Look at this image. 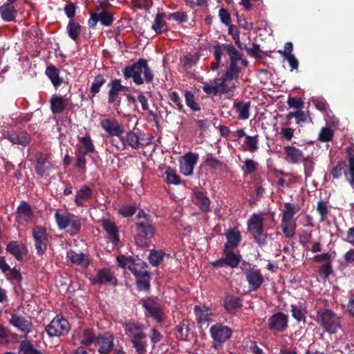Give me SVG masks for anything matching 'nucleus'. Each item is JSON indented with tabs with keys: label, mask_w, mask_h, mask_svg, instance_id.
Returning <instances> with one entry per match:
<instances>
[{
	"label": "nucleus",
	"mask_w": 354,
	"mask_h": 354,
	"mask_svg": "<svg viewBox=\"0 0 354 354\" xmlns=\"http://www.w3.org/2000/svg\"><path fill=\"white\" fill-rule=\"evenodd\" d=\"M136 218L138 221L135 223L136 236V241L138 245L149 246V241L154 236L156 228L151 216L140 209Z\"/></svg>",
	"instance_id": "nucleus-1"
},
{
	"label": "nucleus",
	"mask_w": 354,
	"mask_h": 354,
	"mask_svg": "<svg viewBox=\"0 0 354 354\" xmlns=\"http://www.w3.org/2000/svg\"><path fill=\"white\" fill-rule=\"evenodd\" d=\"M122 71L125 80L133 78V82L136 85H141L144 83L141 77L142 71L146 82L150 83L153 80V74L148 65L147 60L144 58H140L136 62L125 66Z\"/></svg>",
	"instance_id": "nucleus-2"
},
{
	"label": "nucleus",
	"mask_w": 354,
	"mask_h": 354,
	"mask_svg": "<svg viewBox=\"0 0 354 354\" xmlns=\"http://www.w3.org/2000/svg\"><path fill=\"white\" fill-rule=\"evenodd\" d=\"M264 218L259 214H252L247 221L248 232L252 236L259 247L267 245V233L264 232Z\"/></svg>",
	"instance_id": "nucleus-3"
},
{
	"label": "nucleus",
	"mask_w": 354,
	"mask_h": 354,
	"mask_svg": "<svg viewBox=\"0 0 354 354\" xmlns=\"http://www.w3.org/2000/svg\"><path fill=\"white\" fill-rule=\"evenodd\" d=\"M316 322L330 334L336 333L341 328L340 317L331 309L322 308L317 310Z\"/></svg>",
	"instance_id": "nucleus-4"
},
{
	"label": "nucleus",
	"mask_w": 354,
	"mask_h": 354,
	"mask_svg": "<svg viewBox=\"0 0 354 354\" xmlns=\"http://www.w3.org/2000/svg\"><path fill=\"white\" fill-rule=\"evenodd\" d=\"M106 86L109 88L108 92V103L109 104H113L115 109L119 112V108L120 106L122 98L120 96L121 92H125L128 91V87L123 86L120 79H112L111 80Z\"/></svg>",
	"instance_id": "nucleus-5"
},
{
	"label": "nucleus",
	"mask_w": 354,
	"mask_h": 354,
	"mask_svg": "<svg viewBox=\"0 0 354 354\" xmlns=\"http://www.w3.org/2000/svg\"><path fill=\"white\" fill-rule=\"evenodd\" d=\"M108 0H103L100 6L97 8V12H90V19H88V24L90 28H94L98 21L102 26H110L114 20L113 15L104 9V5L106 3Z\"/></svg>",
	"instance_id": "nucleus-6"
},
{
	"label": "nucleus",
	"mask_w": 354,
	"mask_h": 354,
	"mask_svg": "<svg viewBox=\"0 0 354 354\" xmlns=\"http://www.w3.org/2000/svg\"><path fill=\"white\" fill-rule=\"evenodd\" d=\"M242 266H247L249 267L248 268H242V270L243 271L246 281L248 283L250 290H257L264 281L263 276L260 270L256 268L254 266L252 267L251 264L245 261L243 263Z\"/></svg>",
	"instance_id": "nucleus-7"
},
{
	"label": "nucleus",
	"mask_w": 354,
	"mask_h": 354,
	"mask_svg": "<svg viewBox=\"0 0 354 354\" xmlns=\"http://www.w3.org/2000/svg\"><path fill=\"white\" fill-rule=\"evenodd\" d=\"M46 332L49 337H59L66 334L70 330V324L66 319L56 316L46 326Z\"/></svg>",
	"instance_id": "nucleus-8"
},
{
	"label": "nucleus",
	"mask_w": 354,
	"mask_h": 354,
	"mask_svg": "<svg viewBox=\"0 0 354 354\" xmlns=\"http://www.w3.org/2000/svg\"><path fill=\"white\" fill-rule=\"evenodd\" d=\"M214 56L218 62L221 60L223 50H225L229 55L230 64H237V62L243 56V53L236 50L232 44H218L214 46Z\"/></svg>",
	"instance_id": "nucleus-9"
},
{
	"label": "nucleus",
	"mask_w": 354,
	"mask_h": 354,
	"mask_svg": "<svg viewBox=\"0 0 354 354\" xmlns=\"http://www.w3.org/2000/svg\"><path fill=\"white\" fill-rule=\"evenodd\" d=\"M100 127L110 136H117L122 141L123 149L125 148L124 136H122V125L115 118L103 119L100 122Z\"/></svg>",
	"instance_id": "nucleus-10"
},
{
	"label": "nucleus",
	"mask_w": 354,
	"mask_h": 354,
	"mask_svg": "<svg viewBox=\"0 0 354 354\" xmlns=\"http://www.w3.org/2000/svg\"><path fill=\"white\" fill-rule=\"evenodd\" d=\"M142 307L145 308V317H152L157 323H161L163 321V310L156 300L151 298L144 299Z\"/></svg>",
	"instance_id": "nucleus-11"
},
{
	"label": "nucleus",
	"mask_w": 354,
	"mask_h": 354,
	"mask_svg": "<svg viewBox=\"0 0 354 354\" xmlns=\"http://www.w3.org/2000/svg\"><path fill=\"white\" fill-rule=\"evenodd\" d=\"M32 236L37 253L41 256L46 250L48 243L46 229L44 227L35 226L32 229Z\"/></svg>",
	"instance_id": "nucleus-12"
},
{
	"label": "nucleus",
	"mask_w": 354,
	"mask_h": 354,
	"mask_svg": "<svg viewBox=\"0 0 354 354\" xmlns=\"http://www.w3.org/2000/svg\"><path fill=\"white\" fill-rule=\"evenodd\" d=\"M16 215L17 223L24 225L30 223L33 220L35 212L28 203L22 201L17 208Z\"/></svg>",
	"instance_id": "nucleus-13"
},
{
	"label": "nucleus",
	"mask_w": 354,
	"mask_h": 354,
	"mask_svg": "<svg viewBox=\"0 0 354 354\" xmlns=\"http://www.w3.org/2000/svg\"><path fill=\"white\" fill-rule=\"evenodd\" d=\"M113 341L114 337L112 334L104 333L97 336L95 345L100 354H109L115 350Z\"/></svg>",
	"instance_id": "nucleus-14"
},
{
	"label": "nucleus",
	"mask_w": 354,
	"mask_h": 354,
	"mask_svg": "<svg viewBox=\"0 0 354 354\" xmlns=\"http://www.w3.org/2000/svg\"><path fill=\"white\" fill-rule=\"evenodd\" d=\"M209 333L214 341L223 343L231 337L232 330L222 324H216L210 327Z\"/></svg>",
	"instance_id": "nucleus-15"
},
{
	"label": "nucleus",
	"mask_w": 354,
	"mask_h": 354,
	"mask_svg": "<svg viewBox=\"0 0 354 354\" xmlns=\"http://www.w3.org/2000/svg\"><path fill=\"white\" fill-rule=\"evenodd\" d=\"M268 328L274 332H283L288 328V317L282 312L272 315L268 319Z\"/></svg>",
	"instance_id": "nucleus-16"
},
{
	"label": "nucleus",
	"mask_w": 354,
	"mask_h": 354,
	"mask_svg": "<svg viewBox=\"0 0 354 354\" xmlns=\"http://www.w3.org/2000/svg\"><path fill=\"white\" fill-rule=\"evenodd\" d=\"M35 171L38 176L41 177L49 176L53 165L47 155L37 152L36 153Z\"/></svg>",
	"instance_id": "nucleus-17"
},
{
	"label": "nucleus",
	"mask_w": 354,
	"mask_h": 354,
	"mask_svg": "<svg viewBox=\"0 0 354 354\" xmlns=\"http://www.w3.org/2000/svg\"><path fill=\"white\" fill-rule=\"evenodd\" d=\"M198 160V155L192 152H187L183 156V160L180 162V173L185 176L192 175L194 168Z\"/></svg>",
	"instance_id": "nucleus-18"
},
{
	"label": "nucleus",
	"mask_w": 354,
	"mask_h": 354,
	"mask_svg": "<svg viewBox=\"0 0 354 354\" xmlns=\"http://www.w3.org/2000/svg\"><path fill=\"white\" fill-rule=\"evenodd\" d=\"M6 138L13 145L28 147L31 142V136L25 131H10L7 133Z\"/></svg>",
	"instance_id": "nucleus-19"
},
{
	"label": "nucleus",
	"mask_w": 354,
	"mask_h": 354,
	"mask_svg": "<svg viewBox=\"0 0 354 354\" xmlns=\"http://www.w3.org/2000/svg\"><path fill=\"white\" fill-rule=\"evenodd\" d=\"M10 322L13 326L24 333L25 337L32 330L33 326L32 322L21 315L12 314Z\"/></svg>",
	"instance_id": "nucleus-20"
},
{
	"label": "nucleus",
	"mask_w": 354,
	"mask_h": 354,
	"mask_svg": "<svg viewBox=\"0 0 354 354\" xmlns=\"http://www.w3.org/2000/svg\"><path fill=\"white\" fill-rule=\"evenodd\" d=\"M243 306V299L233 295H227L223 301V308L228 314L235 315Z\"/></svg>",
	"instance_id": "nucleus-21"
},
{
	"label": "nucleus",
	"mask_w": 354,
	"mask_h": 354,
	"mask_svg": "<svg viewBox=\"0 0 354 354\" xmlns=\"http://www.w3.org/2000/svg\"><path fill=\"white\" fill-rule=\"evenodd\" d=\"M6 251L12 254L17 261H22L23 257L28 253L27 247L17 241H12L6 245Z\"/></svg>",
	"instance_id": "nucleus-22"
},
{
	"label": "nucleus",
	"mask_w": 354,
	"mask_h": 354,
	"mask_svg": "<svg viewBox=\"0 0 354 354\" xmlns=\"http://www.w3.org/2000/svg\"><path fill=\"white\" fill-rule=\"evenodd\" d=\"M284 151L286 153L285 159L290 164H297L305 160L303 151L294 146H286L284 147Z\"/></svg>",
	"instance_id": "nucleus-23"
},
{
	"label": "nucleus",
	"mask_w": 354,
	"mask_h": 354,
	"mask_svg": "<svg viewBox=\"0 0 354 354\" xmlns=\"http://www.w3.org/2000/svg\"><path fill=\"white\" fill-rule=\"evenodd\" d=\"M92 284H105L107 283L116 285L117 279L113 276L111 271L107 268H102L97 270L95 277L91 279Z\"/></svg>",
	"instance_id": "nucleus-24"
},
{
	"label": "nucleus",
	"mask_w": 354,
	"mask_h": 354,
	"mask_svg": "<svg viewBox=\"0 0 354 354\" xmlns=\"http://www.w3.org/2000/svg\"><path fill=\"white\" fill-rule=\"evenodd\" d=\"M66 258L72 264L80 266L85 268H88L91 263L87 254L82 252L77 253L73 250L67 252Z\"/></svg>",
	"instance_id": "nucleus-25"
},
{
	"label": "nucleus",
	"mask_w": 354,
	"mask_h": 354,
	"mask_svg": "<svg viewBox=\"0 0 354 354\" xmlns=\"http://www.w3.org/2000/svg\"><path fill=\"white\" fill-rule=\"evenodd\" d=\"M147 337L144 332H138L131 337L130 342L137 354H146L147 344L144 339Z\"/></svg>",
	"instance_id": "nucleus-26"
},
{
	"label": "nucleus",
	"mask_w": 354,
	"mask_h": 354,
	"mask_svg": "<svg viewBox=\"0 0 354 354\" xmlns=\"http://www.w3.org/2000/svg\"><path fill=\"white\" fill-rule=\"evenodd\" d=\"M103 229L108 233L109 239L115 245H117L120 241L118 234V227L115 223L110 219H104L102 223Z\"/></svg>",
	"instance_id": "nucleus-27"
},
{
	"label": "nucleus",
	"mask_w": 354,
	"mask_h": 354,
	"mask_svg": "<svg viewBox=\"0 0 354 354\" xmlns=\"http://www.w3.org/2000/svg\"><path fill=\"white\" fill-rule=\"evenodd\" d=\"M93 197V189L87 185H83L76 192L75 203L77 207H84L87 201Z\"/></svg>",
	"instance_id": "nucleus-28"
},
{
	"label": "nucleus",
	"mask_w": 354,
	"mask_h": 354,
	"mask_svg": "<svg viewBox=\"0 0 354 354\" xmlns=\"http://www.w3.org/2000/svg\"><path fill=\"white\" fill-rule=\"evenodd\" d=\"M194 203L198 206L202 212L206 213L211 212V201L203 192L201 190H196L194 192Z\"/></svg>",
	"instance_id": "nucleus-29"
},
{
	"label": "nucleus",
	"mask_w": 354,
	"mask_h": 354,
	"mask_svg": "<svg viewBox=\"0 0 354 354\" xmlns=\"http://www.w3.org/2000/svg\"><path fill=\"white\" fill-rule=\"evenodd\" d=\"M346 160H348V169L344 174L350 185L354 186V149L352 147L346 148Z\"/></svg>",
	"instance_id": "nucleus-30"
},
{
	"label": "nucleus",
	"mask_w": 354,
	"mask_h": 354,
	"mask_svg": "<svg viewBox=\"0 0 354 354\" xmlns=\"http://www.w3.org/2000/svg\"><path fill=\"white\" fill-rule=\"evenodd\" d=\"M227 242L225 243V249H234L236 248L241 240L240 232L235 228L230 229L225 233Z\"/></svg>",
	"instance_id": "nucleus-31"
},
{
	"label": "nucleus",
	"mask_w": 354,
	"mask_h": 354,
	"mask_svg": "<svg viewBox=\"0 0 354 354\" xmlns=\"http://www.w3.org/2000/svg\"><path fill=\"white\" fill-rule=\"evenodd\" d=\"M50 110L53 114L62 113L67 106V100L62 95L54 94L50 100Z\"/></svg>",
	"instance_id": "nucleus-32"
},
{
	"label": "nucleus",
	"mask_w": 354,
	"mask_h": 354,
	"mask_svg": "<svg viewBox=\"0 0 354 354\" xmlns=\"http://www.w3.org/2000/svg\"><path fill=\"white\" fill-rule=\"evenodd\" d=\"M250 106V101H238L234 102L233 104V107L236 109L238 113V117L241 120H247L249 118Z\"/></svg>",
	"instance_id": "nucleus-33"
},
{
	"label": "nucleus",
	"mask_w": 354,
	"mask_h": 354,
	"mask_svg": "<svg viewBox=\"0 0 354 354\" xmlns=\"http://www.w3.org/2000/svg\"><path fill=\"white\" fill-rule=\"evenodd\" d=\"M0 15L5 21H15L17 12L13 5L5 3L0 7Z\"/></svg>",
	"instance_id": "nucleus-34"
},
{
	"label": "nucleus",
	"mask_w": 354,
	"mask_h": 354,
	"mask_svg": "<svg viewBox=\"0 0 354 354\" xmlns=\"http://www.w3.org/2000/svg\"><path fill=\"white\" fill-rule=\"evenodd\" d=\"M45 73L55 87H58L63 83V78L59 77V71L55 66H48Z\"/></svg>",
	"instance_id": "nucleus-35"
},
{
	"label": "nucleus",
	"mask_w": 354,
	"mask_h": 354,
	"mask_svg": "<svg viewBox=\"0 0 354 354\" xmlns=\"http://www.w3.org/2000/svg\"><path fill=\"white\" fill-rule=\"evenodd\" d=\"M165 12H158L155 18L154 23L152 25V29L158 35L166 32L168 30L167 24L162 20L165 17Z\"/></svg>",
	"instance_id": "nucleus-36"
},
{
	"label": "nucleus",
	"mask_w": 354,
	"mask_h": 354,
	"mask_svg": "<svg viewBox=\"0 0 354 354\" xmlns=\"http://www.w3.org/2000/svg\"><path fill=\"white\" fill-rule=\"evenodd\" d=\"M147 263L144 261L138 262L135 266L129 267V270L137 278L151 277V273L146 270Z\"/></svg>",
	"instance_id": "nucleus-37"
},
{
	"label": "nucleus",
	"mask_w": 354,
	"mask_h": 354,
	"mask_svg": "<svg viewBox=\"0 0 354 354\" xmlns=\"http://www.w3.org/2000/svg\"><path fill=\"white\" fill-rule=\"evenodd\" d=\"M204 165L213 170H225L227 167L223 161L214 158L212 153L207 154V158L204 160Z\"/></svg>",
	"instance_id": "nucleus-38"
},
{
	"label": "nucleus",
	"mask_w": 354,
	"mask_h": 354,
	"mask_svg": "<svg viewBox=\"0 0 354 354\" xmlns=\"http://www.w3.org/2000/svg\"><path fill=\"white\" fill-rule=\"evenodd\" d=\"M284 210L282 214L281 222L290 223L295 214L299 210L295 204L290 203H284Z\"/></svg>",
	"instance_id": "nucleus-39"
},
{
	"label": "nucleus",
	"mask_w": 354,
	"mask_h": 354,
	"mask_svg": "<svg viewBox=\"0 0 354 354\" xmlns=\"http://www.w3.org/2000/svg\"><path fill=\"white\" fill-rule=\"evenodd\" d=\"M223 252L225 255V260L227 266L232 268H236L239 266L241 262V257L239 255L236 254L231 249L223 248Z\"/></svg>",
	"instance_id": "nucleus-40"
},
{
	"label": "nucleus",
	"mask_w": 354,
	"mask_h": 354,
	"mask_svg": "<svg viewBox=\"0 0 354 354\" xmlns=\"http://www.w3.org/2000/svg\"><path fill=\"white\" fill-rule=\"evenodd\" d=\"M82 225L81 219L77 216L73 214L69 221V225L66 232L71 236H74L80 233Z\"/></svg>",
	"instance_id": "nucleus-41"
},
{
	"label": "nucleus",
	"mask_w": 354,
	"mask_h": 354,
	"mask_svg": "<svg viewBox=\"0 0 354 354\" xmlns=\"http://www.w3.org/2000/svg\"><path fill=\"white\" fill-rule=\"evenodd\" d=\"M21 354H44L41 351L35 348L30 340H22L18 347Z\"/></svg>",
	"instance_id": "nucleus-42"
},
{
	"label": "nucleus",
	"mask_w": 354,
	"mask_h": 354,
	"mask_svg": "<svg viewBox=\"0 0 354 354\" xmlns=\"http://www.w3.org/2000/svg\"><path fill=\"white\" fill-rule=\"evenodd\" d=\"M81 25L75 21L73 19H71L66 26L67 32L68 37L73 41H76L80 35Z\"/></svg>",
	"instance_id": "nucleus-43"
},
{
	"label": "nucleus",
	"mask_w": 354,
	"mask_h": 354,
	"mask_svg": "<svg viewBox=\"0 0 354 354\" xmlns=\"http://www.w3.org/2000/svg\"><path fill=\"white\" fill-rule=\"evenodd\" d=\"M71 215H73V214H61L58 210L56 211L55 213V219L59 230H66L68 227Z\"/></svg>",
	"instance_id": "nucleus-44"
},
{
	"label": "nucleus",
	"mask_w": 354,
	"mask_h": 354,
	"mask_svg": "<svg viewBox=\"0 0 354 354\" xmlns=\"http://www.w3.org/2000/svg\"><path fill=\"white\" fill-rule=\"evenodd\" d=\"M122 326L124 329L125 333L127 335L133 336L138 332H142V326L134 320H129L122 324Z\"/></svg>",
	"instance_id": "nucleus-45"
},
{
	"label": "nucleus",
	"mask_w": 354,
	"mask_h": 354,
	"mask_svg": "<svg viewBox=\"0 0 354 354\" xmlns=\"http://www.w3.org/2000/svg\"><path fill=\"white\" fill-rule=\"evenodd\" d=\"M106 82V79L103 74L99 73L95 77L90 88V93L93 97L100 91L101 87L105 84Z\"/></svg>",
	"instance_id": "nucleus-46"
},
{
	"label": "nucleus",
	"mask_w": 354,
	"mask_h": 354,
	"mask_svg": "<svg viewBox=\"0 0 354 354\" xmlns=\"http://www.w3.org/2000/svg\"><path fill=\"white\" fill-rule=\"evenodd\" d=\"M125 146L129 145L133 149H138L140 147L139 136L133 131H130L124 137Z\"/></svg>",
	"instance_id": "nucleus-47"
},
{
	"label": "nucleus",
	"mask_w": 354,
	"mask_h": 354,
	"mask_svg": "<svg viewBox=\"0 0 354 354\" xmlns=\"http://www.w3.org/2000/svg\"><path fill=\"white\" fill-rule=\"evenodd\" d=\"M165 253L162 250H153L148 257L149 262L153 266H158L163 261Z\"/></svg>",
	"instance_id": "nucleus-48"
},
{
	"label": "nucleus",
	"mask_w": 354,
	"mask_h": 354,
	"mask_svg": "<svg viewBox=\"0 0 354 354\" xmlns=\"http://www.w3.org/2000/svg\"><path fill=\"white\" fill-rule=\"evenodd\" d=\"M97 339L95 333L90 328H85L83 330L82 337L81 339V344L84 346H89L93 343L95 344V341Z\"/></svg>",
	"instance_id": "nucleus-49"
},
{
	"label": "nucleus",
	"mask_w": 354,
	"mask_h": 354,
	"mask_svg": "<svg viewBox=\"0 0 354 354\" xmlns=\"http://www.w3.org/2000/svg\"><path fill=\"white\" fill-rule=\"evenodd\" d=\"M194 310L196 313V319L198 324H203L207 323L209 316L211 315L208 308H205L202 309L201 307L196 306Z\"/></svg>",
	"instance_id": "nucleus-50"
},
{
	"label": "nucleus",
	"mask_w": 354,
	"mask_h": 354,
	"mask_svg": "<svg viewBox=\"0 0 354 354\" xmlns=\"http://www.w3.org/2000/svg\"><path fill=\"white\" fill-rule=\"evenodd\" d=\"M241 73V68L238 66L237 64H230L228 68L223 75L225 79H228L230 81L237 79Z\"/></svg>",
	"instance_id": "nucleus-51"
},
{
	"label": "nucleus",
	"mask_w": 354,
	"mask_h": 354,
	"mask_svg": "<svg viewBox=\"0 0 354 354\" xmlns=\"http://www.w3.org/2000/svg\"><path fill=\"white\" fill-rule=\"evenodd\" d=\"M334 136L333 130L328 127H322L319 131L318 140L322 142L332 140Z\"/></svg>",
	"instance_id": "nucleus-52"
},
{
	"label": "nucleus",
	"mask_w": 354,
	"mask_h": 354,
	"mask_svg": "<svg viewBox=\"0 0 354 354\" xmlns=\"http://www.w3.org/2000/svg\"><path fill=\"white\" fill-rule=\"evenodd\" d=\"M77 139L82 144L80 146H83V148L85 149V151L89 152L90 153L95 152V146L90 136L86 135L84 137L78 136Z\"/></svg>",
	"instance_id": "nucleus-53"
},
{
	"label": "nucleus",
	"mask_w": 354,
	"mask_h": 354,
	"mask_svg": "<svg viewBox=\"0 0 354 354\" xmlns=\"http://www.w3.org/2000/svg\"><path fill=\"white\" fill-rule=\"evenodd\" d=\"M185 98L187 106H189L192 111H200L201 108L199 105L195 102L194 95L191 91H186L185 92Z\"/></svg>",
	"instance_id": "nucleus-54"
},
{
	"label": "nucleus",
	"mask_w": 354,
	"mask_h": 354,
	"mask_svg": "<svg viewBox=\"0 0 354 354\" xmlns=\"http://www.w3.org/2000/svg\"><path fill=\"white\" fill-rule=\"evenodd\" d=\"M259 136L255 135L254 136H245V143L248 146V151L251 153H254L257 151L258 142H259Z\"/></svg>",
	"instance_id": "nucleus-55"
},
{
	"label": "nucleus",
	"mask_w": 354,
	"mask_h": 354,
	"mask_svg": "<svg viewBox=\"0 0 354 354\" xmlns=\"http://www.w3.org/2000/svg\"><path fill=\"white\" fill-rule=\"evenodd\" d=\"M291 308L292 317L299 322L301 321L305 322L306 311L302 308V307L292 304Z\"/></svg>",
	"instance_id": "nucleus-56"
},
{
	"label": "nucleus",
	"mask_w": 354,
	"mask_h": 354,
	"mask_svg": "<svg viewBox=\"0 0 354 354\" xmlns=\"http://www.w3.org/2000/svg\"><path fill=\"white\" fill-rule=\"evenodd\" d=\"M258 163L252 159H246L244 161V165L242 167V171L244 174H252L258 167Z\"/></svg>",
	"instance_id": "nucleus-57"
},
{
	"label": "nucleus",
	"mask_w": 354,
	"mask_h": 354,
	"mask_svg": "<svg viewBox=\"0 0 354 354\" xmlns=\"http://www.w3.org/2000/svg\"><path fill=\"white\" fill-rule=\"evenodd\" d=\"M281 227L286 238H292L295 234V224L290 223H281Z\"/></svg>",
	"instance_id": "nucleus-58"
},
{
	"label": "nucleus",
	"mask_w": 354,
	"mask_h": 354,
	"mask_svg": "<svg viewBox=\"0 0 354 354\" xmlns=\"http://www.w3.org/2000/svg\"><path fill=\"white\" fill-rule=\"evenodd\" d=\"M150 278L151 277H139L136 279V286L139 291H149L150 290Z\"/></svg>",
	"instance_id": "nucleus-59"
},
{
	"label": "nucleus",
	"mask_w": 354,
	"mask_h": 354,
	"mask_svg": "<svg viewBox=\"0 0 354 354\" xmlns=\"http://www.w3.org/2000/svg\"><path fill=\"white\" fill-rule=\"evenodd\" d=\"M165 174L168 183L174 185H180L181 183L180 176L170 167L167 168Z\"/></svg>",
	"instance_id": "nucleus-60"
},
{
	"label": "nucleus",
	"mask_w": 354,
	"mask_h": 354,
	"mask_svg": "<svg viewBox=\"0 0 354 354\" xmlns=\"http://www.w3.org/2000/svg\"><path fill=\"white\" fill-rule=\"evenodd\" d=\"M5 275L6 279L11 282L21 283L23 279L20 271L15 268H11Z\"/></svg>",
	"instance_id": "nucleus-61"
},
{
	"label": "nucleus",
	"mask_w": 354,
	"mask_h": 354,
	"mask_svg": "<svg viewBox=\"0 0 354 354\" xmlns=\"http://www.w3.org/2000/svg\"><path fill=\"white\" fill-rule=\"evenodd\" d=\"M136 210L135 205H122L120 207L118 212L123 217H130L136 214Z\"/></svg>",
	"instance_id": "nucleus-62"
},
{
	"label": "nucleus",
	"mask_w": 354,
	"mask_h": 354,
	"mask_svg": "<svg viewBox=\"0 0 354 354\" xmlns=\"http://www.w3.org/2000/svg\"><path fill=\"white\" fill-rule=\"evenodd\" d=\"M188 326L182 323L177 328L176 337L180 340H186L189 335Z\"/></svg>",
	"instance_id": "nucleus-63"
},
{
	"label": "nucleus",
	"mask_w": 354,
	"mask_h": 354,
	"mask_svg": "<svg viewBox=\"0 0 354 354\" xmlns=\"http://www.w3.org/2000/svg\"><path fill=\"white\" fill-rule=\"evenodd\" d=\"M333 266L331 262H327L320 266L319 274L324 279H327L333 273Z\"/></svg>",
	"instance_id": "nucleus-64"
}]
</instances>
